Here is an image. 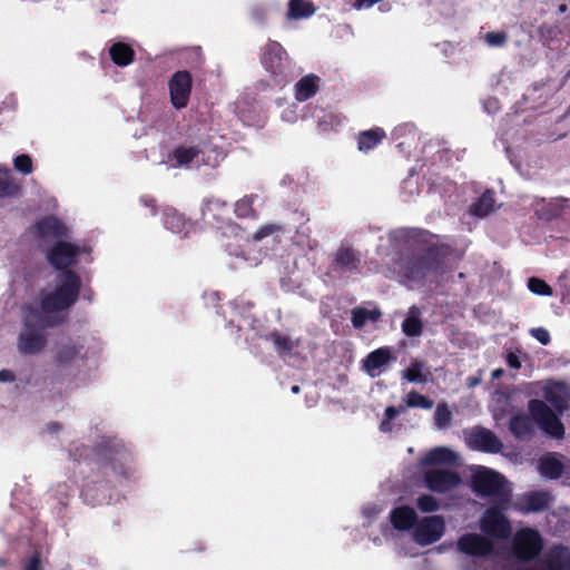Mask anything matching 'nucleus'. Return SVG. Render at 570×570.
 I'll list each match as a JSON object with an SVG mask.
<instances>
[{"mask_svg": "<svg viewBox=\"0 0 570 570\" xmlns=\"http://www.w3.org/2000/svg\"><path fill=\"white\" fill-rule=\"evenodd\" d=\"M63 321L65 320L59 316L45 314L41 308L38 309L36 307L28 306L24 309L23 325L24 328L29 331L42 332L48 327L60 325Z\"/></svg>", "mask_w": 570, "mask_h": 570, "instance_id": "obj_20", "label": "nucleus"}, {"mask_svg": "<svg viewBox=\"0 0 570 570\" xmlns=\"http://www.w3.org/2000/svg\"><path fill=\"white\" fill-rule=\"evenodd\" d=\"M392 361H395V356L392 354L391 348L380 347L368 353V355L363 360V368L371 376H375L373 373L374 371L380 370Z\"/></svg>", "mask_w": 570, "mask_h": 570, "instance_id": "obj_27", "label": "nucleus"}, {"mask_svg": "<svg viewBox=\"0 0 570 570\" xmlns=\"http://www.w3.org/2000/svg\"><path fill=\"white\" fill-rule=\"evenodd\" d=\"M380 431L382 432H391L392 431V426H391V420H387V419H383L381 424H380Z\"/></svg>", "mask_w": 570, "mask_h": 570, "instance_id": "obj_60", "label": "nucleus"}, {"mask_svg": "<svg viewBox=\"0 0 570 570\" xmlns=\"http://www.w3.org/2000/svg\"><path fill=\"white\" fill-rule=\"evenodd\" d=\"M269 338L274 344V348L281 357L292 354L293 350L298 346V342H294L289 336L283 335L278 332L269 334Z\"/></svg>", "mask_w": 570, "mask_h": 570, "instance_id": "obj_38", "label": "nucleus"}, {"mask_svg": "<svg viewBox=\"0 0 570 570\" xmlns=\"http://www.w3.org/2000/svg\"><path fill=\"white\" fill-rule=\"evenodd\" d=\"M482 107L485 112L493 115L499 110V100L495 97H490L482 101Z\"/></svg>", "mask_w": 570, "mask_h": 570, "instance_id": "obj_50", "label": "nucleus"}, {"mask_svg": "<svg viewBox=\"0 0 570 570\" xmlns=\"http://www.w3.org/2000/svg\"><path fill=\"white\" fill-rule=\"evenodd\" d=\"M567 4H560L559 8H558V12L559 13H564L567 11Z\"/></svg>", "mask_w": 570, "mask_h": 570, "instance_id": "obj_64", "label": "nucleus"}, {"mask_svg": "<svg viewBox=\"0 0 570 570\" xmlns=\"http://www.w3.org/2000/svg\"><path fill=\"white\" fill-rule=\"evenodd\" d=\"M59 429H60V424H59V423H57V422H52V423H49V424H48V430H49L50 432H56V431H58Z\"/></svg>", "mask_w": 570, "mask_h": 570, "instance_id": "obj_62", "label": "nucleus"}, {"mask_svg": "<svg viewBox=\"0 0 570 570\" xmlns=\"http://www.w3.org/2000/svg\"><path fill=\"white\" fill-rule=\"evenodd\" d=\"M80 254V247L76 244L65 240L56 242L47 253V261L49 264L58 269L70 271L69 267L77 263V257Z\"/></svg>", "mask_w": 570, "mask_h": 570, "instance_id": "obj_10", "label": "nucleus"}, {"mask_svg": "<svg viewBox=\"0 0 570 570\" xmlns=\"http://www.w3.org/2000/svg\"><path fill=\"white\" fill-rule=\"evenodd\" d=\"M402 331L409 337L420 336L423 332L422 321L414 311H410L409 315L402 322Z\"/></svg>", "mask_w": 570, "mask_h": 570, "instance_id": "obj_40", "label": "nucleus"}, {"mask_svg": "<svg viewBox=\"0 0 570 570\" xmlns=\"http://www.w3.org/2000/svg\"><path fill=\"white\" fill-rule=\"evenodd\" d=\"M529 414H517L510 421L511 433L523 441L531 440L537 428L548 438L561 441L566 436V428L557 414L546 402L532 399L528 402Z\"/></svg>", "mask_w": 570, "mask_h": 570, "instance_id": "obj_1", "label": "nucleus"}, {"mask_svg": "<svg viewBox=\"0 0 570 570\" xmlns=\"http://www.w3.org/2000/svg\"><path fill=\"white\" fill-rule=\"evenodd\" d=\"M390 521L396 530L406 531L416 524L417 514L409 505L396 507L390 512Z\"/></svg>", "mask_w": 570, "mask_h": 570, "instance_id": "obj_25", "label": "nucleus"}, {"mask_svg": "<svg viewBox=\"0 0 570 570\" xmlns=\"http://www.w3.org/2000/svg\"><path fill=\"white\" fill-rule=\"evenodd\" d=\"M381 1L382 0H355L354 8L355 9L371 8Z\"/></svg>", "mask_w": 570, "mask_h": 570, "instance_id": "obj_55", "label": "nucleus"}, {"mask_svg": "<svg viewBox=\"0 0 570 570\" xmlns=\"http://www.w3.org/2000/svg\"><path fill=\"white\" fill-rule=\"evenodd\" d=\"M424 482L432 492L445 493L461 483L459 473L451 470L432 469L424 472Z\"/></svg>", "mask_w": 570, "mask_h": 570, "instance_id": "obj_17", "label": "nucleus"}, {"mask_svg": "<svg viewBox=\"0 0 570 570\" xmlns=\"http://www.w3.org/2000/svg\"><path fill=\"white\" fill-rule=\"evenodd\" d=\"M80 288V276L75 271H65L57 287L52 292L41 294L42 312L52 315L69 309L78 301Z\"/></svg>", "mask_w": 570, "mask_h": 570, "instance_id": "obj_3", "label": "nucleus"}, {"mask_svg": "<svg viewBox=\"0 0 570 570\" xmlns=\"http://www.w3.org/2000/svg\"><path fill=\"white\" fill-rule=\"evenodd\" d=\"M86 358L87 352L83 344L71 337H67L56 344L52 363L58 368L67 370Z\"/></svg>", "mask_w": 570, "mask_h": 570, "instance_id": "obj_8", "label": "nucleus"}, {"mask_svg": "<svg viewBox=\"0 0 570 570\" xmlns=\"http://www.w3.org/2000/svg\"><path fill=\"white\" fill-rule=\"evenodd\" d=\"M22 187L11 178H0V198L18 197Z\"/></svg>", "mask_w": 570, "mask_h": 570, "instance_id": "obj_41", "label": "nucleus"}, {"mask_svg": "<svg viewBox=\"0 0 570 570\" xmlns=\"http://www.w3.org/2000/svg\"><path fill=\"white\" fill-rule=\"evenodd\" d=\"M416 505L422 512H434L440 508L439 501L431 494L420 495Z\"/></svg>", "mask_w": 570, "mask_h": 570, "instance_id": "obj_46", "label": "nucleus"}, {"mask_svg": "<svg viewBox=\"0 0 570 570\" xmlns=\"http://www.w3.org/2000/svg\"><path fill=\"white\" fill-rule=\"evenodd\" d=\"M530 334L542 345H548L551 341L549 332L543 327L531 328Z\"/></svg>", "mask_w": 570, "mask_h": 570, "instance_id": "obj_49", "label": "nucleus"}, {"mask_svg": "<svg viewBox=\"0 0 570 570\" xmlns=\"http://www.w3.org/2000/svg\"><path fill=\"white\" fill-rule=\"evenodd\" d=\"M14 169L23 175H29L33 170L32 158L28 154H21L13 159Z\"/></svg>", "mask_w": 570, "mask_h": 570, "instance_id": "obj_47", "label": "nucleus"}, {"mask_svg": "<svg viewBox=\"0 0 570 570\" xmlns=\"http://www.w3.org/2000/svg\"><path fill=\"white\" fill-rule=\"evenodd\" d=\"M455 460V453L446 448H435L426 453L421 462L424 465L450 464Z\"/></svg>", "mask_w": 570, "mask_h": 570, "instance_id": "obj_34", "label": "nucleus"}, {"mask_svg": "<svg viewBox=\"0 0 570 570\" xmlns=\"http://www.w3.org/2000/svg\"><path fill=\"white\" fill-rule=\"evenodd\" d=\"M95 452L104 462V465L110 466L115 475L122 479L130 478L132 473L130 468L132 454L121 441L104 438L101 442L96 445Z\"/></svg>", "mask_w": 570, "mask_h": 570, "instance_id": "obj_5", "label": "nucleus"}, {"mask_svg": "<svg viewBox=\"0 0 570 570\" xmlns=\"http://www.w3.org/2000/svg\"><path fill=\"white\" fill-rule=\"evenodd\" d=\"M255 195H246L235 203L234 213L238 218H256L257 212L254 208Z\"/></svg>", "mask_w": 570, "mask_h": 570, "instance_id": "obj_39", "label": "nucleus"}, {"mask_svg": "<svg viewBox=\"0 0 570 570\" xmlns=\"http://www.w3.org/2000/svg\"><path fill=\"white\" fill-rule=\"evenodd\" d=\"M507 363L508 365L513 370H519L521 367V360L520 355L515 352H509L507 354Z\"/></svg>", "mask_w": 570, "mask_h": 570, "instance_id": "obj_54", "label": "nucleus"}, {"mask_svg": "<svg viewBox=\"0 0 570 570\" xmlns=\"http://www.w3.org/2000/svg\"><path fill=\"white\" fill-rule=\"evenodd\" d=\"M202 219L205 224L218 229L229 226L232 218L228 203L214 196L206 198L202 207Z\"/></svg>", "mask_w": 570, "mask_h": 570, "instance_id": "obj_9", "label": "nucleus"}, {"mask_svg": "<svg viewBox=\"0 0 570 570\" xmlns=\"http://www.w3.org/2000/svg\"><path fill=\"white\" fill-rule=\"evenodd\" d=\"M261 62L277 85L285 83L289 73V57L283 46L268 40L262 51Z\"/></svg>", "mask_w": 570, "mask_h": 570, "instance_id": "obj_6", "label": "nucleus"}, {"mask_svg": "<svg viewBox=\"0 0 570 570\" xmlns=\"http://www.w3.org/2000/svg\"><path fill=\"white\" fill-rule=\"evenodd\" d=\"M361 255L352 246H341L332 255L331 271L338 275L352 274L360 271Z\"/></svg>", "mask_w": 570, "mask_h": 570, "instance_id": "obj_16", "label": "nucleus"}, {"mask_svg": "<svg viewBox=\"0 0 570 570\" xmlns=\"http://www.w3.org/2000/svg\"><path fill=\"white\" fill-rule=\"evenodd\" d=\"M553 497L547 491H530L514 500L511 498V484L501 474V512L513 508L521 513H538L550 508Z\"/></svg>", "mask_w": 570, "mask_h": 570, "instance_id": "obj_4", "label": "nucleus"}, {"mask_svg": "<svg viewBox=\"0 0 570 570\" xmlns=\"http://www.w3.org/2000/svg\"><path fill=\"white\" fill-rule=\"evenodd\" d=\"M512 554L518 561L535 559L543 549V539L539 531L530 528L515 532L512 539Z\"/></svg>", "mask_w": 570, "mask_h": 570, "instance_id": "obj_7", "label": "nucleus"}, {"mask_svg": "<svg viewBox=\"0 0 570 570\" xmlns=\"http://www.w3.org/2000/svg\"><path fill=\"white\" fill-rule=\"evenodd\" d=\"M385 138L386 134L384 129L380 127L360 131L357 135V149L367 154L375 149Z\"/></svg>", "mask_w": 570, "mask_h": 570, "instance_id": "obj_29", "label": "nucleus"}, {"mask_svg": "<svg viewBox=\"0 0 570 570\" xmlns=\"http://www.w3.org/2000/svg\"><path fill=\"white\" fill-rule=\"evenodd\" d=\"M471 488L480 497L499 494V472L476 466L471 475Z\"/></svg>", "mask_w": 570, "mask_h": 570, "instance_id": "obj_14", "label": "nucleus"}, {"mask_svg": "<svg viewBox=\"0 0 570 570\" xmlns=\"http://www.w3.org/2000/svg\"><path fill=\"white\" fill-rule=\"evenodd\" d=\"M315 10L314 3L308 0H289L288 2V18L291 19H306L313 16Z\"/></svg>", "mask_w": 570, "mask_h": 570, "instance_id": "obj_36", "label": "nucleus"}, {"mask_svg": "<svg viewBox=\"0 0 570 570\" xmlns=\"http://www.w3.org/2000/svg\"><path fill=\"white\" fill-rule=\"evenodd\" d=\"M292 393L298 394L301 392V387L298 385H293L291 389Z\"/></svg>", "mask_w": 570, "mask_h": 570, "instance_id": "obj_63", "label": "nucleus"}, {"mask_svg": "<svg viewBox=\"0 0 570 570\" xmlns=\"http://www.w3.org/2000/svg\"><path fill=\"white\" fill-rule=\"evenodd\" d=\"M109 56L116 66L127 67L135 61L136 52L130 45L118 41L110 46Z\"/></svg>", "mask_w": 570, "mask_h": 570, "instance_id": "obj_31", "label": "nucleus"}, {"mask_svg": "<svg viewBox=\"0 0 570 570\" xmlns=\"http://www.w3.org/2000/svg\"><path fill=\"white\" fill-rule=\"evenodd\" d=\"M200 154L199 146L178 145L168 154V160L174 168H179L191 164Z\"/></svg>", "mask_w": 570, "mask_h": 570, "instance_id": "obj_26", "label": "nucleus"}, {"mask_svg": "<svg viewBox=\"0 0 570 570\" xmlns=\"http://www.w3.org/2000/svg\"><path fill=\"white\" fill-rule=\"evenodd\" d=\"M445 530V523L441 515H431L416 522L414 540L417 544L425 547L441 539Z\"/></svg>", "mask_w": 570, "mask_h": 570, "instance_id": "obj_12", "label": "nucleus"}, {"mask_svg": "<svg viewBox=\"0 0 570 570\" xmlns=\"http://www.w3.org/2000/svg\"><path fill=\"white\" fill-rule=\"evenodd\" d=\"M432 376L431 370L423 361L413 360L409 367L402 371V377L410 383H426Z\"/></svg>", "mask_w": 570, "mask_h": 570, "instance_id": "obj_33", "label": "nucleus"}, {"mask_svg": "<svg viewBox=\"0 0 570 570\" xmlns=\"http://www.w3.org/2000/svg\"><path fill=\"white\" fill-rule=\"evenodd\" d=\"M568 203L569 199L563 197L551 198L549 200L542 199L537 203L535 215L539 219L547 222L559 218L563 215Z\"/></svg>", "mask_w": 570, "mask_h": 570, "instance_id": "obj_23", "label": "nucleus"}, {"mask_svg": "<svg viewBox=\"0 0 570 570\" xmlns=\"http://www.w3.org/2000/svg\"><path fill=\"white\" fill-rule=\"evenodd\" d=\"M501 540L507 538L510 532V523L509 521L501 514Z\"/></svg>", "mask_w": 570, "mask_h": 570, "instance_id": "obj_57", "label": "nucleus"}, {"mask_svg": "<svg viewBox=\"0 0 570 570\" xmlns=\"http://www.w3.org/2000/svg\"><path fill=\"white\" fill-rule=\"evenodd\" d=\"M463 433L465 443L471 450L499 453V438L490 430L475 426L471 430H464Z\"/></svg>", "mask_w": 570, "mask_h": 570, "instance_id": "obj_15", "label": "nucleus"}, {"mask_svg": "<svg viewBox=\"0 0 570 570\" xmlns=\"http://www.w3.org/2000/svg\"><path fill=\"white\" fill-rule=\"evenodd\" d=\"M382 313L379 308L367 309L364 307H355L352 309V325L355 328H362L368 321L377 322Z\"/></svg>", "mask_w": 570, "mask_h": 570, "instance_id": "obj_37", "label": "nucleus"}, {"mask_svg": "<svg viewBox=\"0 0 570 570\" xmlns=\"http://www.w3.org/2000/svg\"><path fill=\"white\" fill-rule=\"evenodd\" d=\"M23 570H41V559L38 552L30 557Z\"/></svg>", "mask_w": 570, "mask_h": 570, "instance_id": "obj_51", "label": "nucleus"}, {"mask_svg": "<svg viewBox=\"0 0 570 570\" xmlns=\"http://www.w3.org/2000/svg\"><path fill=\"white\" fill-rule=\"evenodd\" d=\"M458 551L474 558H485L494 552V542L478 533H464L456 542Z\"/></svg>", "mask_w": 570, "mask_h": 570, "instance_id": "obj_13", "label": "nucleus"}, {"mask_svg": "<svg viewBox=\"0 0 570 570\" xmlns=\"http://www.w3.org/2000/svg\"><path fill=\"white\" fill-rule=\"evenodd\" d=\"M558 35L559 29L556 26L543 23L539 27V36L544 43L552 41Z\"/></svg>", "mask_w": 570, "mask_h": 570, "instance_id": "obj_48", "label": "nucleus"}, {"mask_svg": "<svg viewBox=\"0 0 570 570\" xmlns=\"http://www.w3.org/2000/svg\"><path fill=\"white\" fill-rule=\"evenodd\" d=\"M451 245L430 244L417 254L402 259L400 272L410 282L422 283L429 275L444 273L445 261L453 254Z\"/></svg>", "mask_w": 570, "mask_h": 570, "instance_id": "obj_2", "label": "nucleus"}, {"mask_svg": "<svg viewBox=\"0 0 570 570\" xmlns=\"http://www.w3.org/2000/svg\"><path fill=\"white\" fill-rule=\"evenodd\" d=\"M91 492V485L89 483H86L83 487H82V491H81V494L82 497L87 500L89 498H91V500L94 501L95 500V497L90 494Z\"/></svg>", "mask_w": 570, "mask_h": 570, "instance_id": "obj_59", "label": "nucleus"}, {"mask_svg": "<svg viewBox=\"0 0 570 570\" xmlns=\"http://www.w3.org/2000/svg\"><path fill=\"white\" fill-rule=\"evenodd\" d=\"M481 531L491 540H499V502L493 500L480 521Z\"/></svg>", "mask_w": 570, "mask_h": 570, "instance_id": "obj_28", "label": "nucleus"}, {"mask_svg": "<svg viewBox=\"0 0 570 570\" xmlns=\"http://www.w3.org/2000/svg\"><path fill=\"white\" fill-rule=\"evenodd\" d=\"M320 87V77L309 73L304 76L295 85V99L297 101H306L314 97L318 91Z\"/></svg>", "mask_w": 570, "mask_h": 570, "instance_id": "obj_32", "label": "nucleus"}, {"mask_svg": "<svg viewBox=\"0 0 570 570\" xmlns=\"http://www.w3.org/2000/svg\"><path fill=\"white\" fill-rule=\"evenodd\" d=\"M432 236V234L422 229H414L410 233V238L420 243H426L428 238Z\"/></svg>", "mask_w": 570, "mask_h": 570, "instance_id": "obj_52", "label": "nucleus"}, {"mask_svg": "<svg viewBox=\"0 0 570 570\" xmlns=\"http://www.w3.org/2000/svg\"><path fill=\"white\" fill-rule=\"evenodd\" d=\"M538 470L543 478L557 480L563 473L564 465L557 453H549L539 460Z\"/></svg>", "mask_w": 570, "mask_h": 570, "instance_id": "obj_30", "label": "nucleus"}, {"mask_svg": "<svg viewBox=\"0 0 570 570\" xmlns=\"http://www.w3.org/2000/svg\"><path fill=\"white\" fill-rule=\"evenodd\" d=\"M494 206V191L485 190L471 206L469 213L476 217H485Z\"/></svg>", "mask_w": 570, "mask_h": 570, "instance_id": "obj_35", "label": "nucleus"}, {"mask_svg": "<svg viewBox=\"0 0 570 570\" xmlns=\"http://www.w3.org/2000/svg\"><path fill=\"white\" fill-rule=\"evenodd\" d=\"M542 395V401L549 405L558 417L569 409V399L563 384L551 383L544 386Z\"/></svg>", "mask_w": 570, "mask_h": 570, "instance_id": "obj_21", "label": "nucleus"}, {"mask_svg": "<svg viewBox=\"0 0 570 570\" xmlns=\"http://www.w3.org/2000/svg\"><path fill=\"white\" fill-rule=\"evenodd\" d=\"M46 344L47 338L42 332L24 330L18 337V350L24 355L40 353Z\"/></svg>", "mask_w": 570, "mask_h": 570, "instance_id": "obj_22", "label": "nucleus"}, {"mask_svg": "<svg viewBox=\"0 0 570 570\" xmlns=\"http://www.w3.org/2000/svg\"><path fill=\"white\" fill-rule=\"evenodd\" d=\"M193 88V77L188 70H178L169 79L170 102L175 109L187 107Z\"/></svg>", "mask_w": 570, "mask_h": 570, "instance_id": "obj_11", "label": "nucleus"}, {"mask_svg": "<svg viewBox=\"0 0 570 570\" xmlns=\"http://www.w3.org/2000/svg\"><path fill=\"white\" fill-rule=\"evenodd\" d=\"M480 382H481V379L478 377V376H470L466 380V384H468L469 387H474L478 384H480Z\"/></svg>", "mask_w": 570, "mask_h": 570, "instance_id": "obj_61", "label": "nucleus"}, {"mask_svg": "<svg viewBox=\"0 0 570 570\" xmlns=\"http://www.w3.org/2000/svg\"><path fill=\"white\" fill-rule=\"evenodd\" d=\"M452 421V413L445 403L438 404L434 413V422L439 429H445L450 426Z\"/></svg>", "mask_w": 570, "mask_h": 570, "instance_id": "obj_43", "label": "nucleus"}, {"mask_svg": "<svg viewBox=\"0 0 570 570\" xmlns=\"http://www.w3.org/2000/svg\"><path fill=\"white\" fill-rule=\"evenodd\" d=\"M69 235V228L52 215L45 216L35 224V236L41 240H61Z\"/></svg>", "mask_w": 570, "mask_h": 570, "instance_id": "obj_18", "label": "nucleus"}, {"mask_svg": "<svg viewBox=\"0 0 570 570\" xmlns=\"http://www.w3.org/2000/svg\"><path fill=\"white\" fill-rule=\"evenodd\" d=\"M284 227L279 224H265L261 226L253 235L255 242H259L274 234L283 233Z\"/></svg>", "mask_w": 570, "mask_h": 570, "instance_id": "obj_45", "label": "nucleus"}, {"mask_svg": "<svg viewBox=\"0 0 570 570\" xmlns=\"http://www.w3.org/2000/svg\"><path fill=\"white\" fill-rule=\"evenodd\" d=\"M163 222L166 229L175 234H183L184 236H187L194 228L193 222L175 208H166L164 210Z\"/></svg>", "mask_w": 570, "mask_h": 570, "instance_id": "obj_24", "label": "nucleus"}, {"mask_svg": "<svg viewBox=\"0 0 570 570\" xmlns=\"http://www.w3.org/2000/svg\"><path fill=\"white\" fill-rule=\"evenodd\" d=\"M528 288L537 295L550 296L552 294L551 286L546 281L538 277H530L528 279Z\"/></svg>", "mask_w": 570, "mask_h": 570, "instance_id": "obj_44", "label": "nucleus"}, {"mask_svg": "<svg viewBox=\"0 0 570 570\" xmlns=\"http://www.w3.org/2000/svg\"><path fill=\"white\" fill-rule=\"evenodd\" d=\"M405 411V406L404 405H400V406H387L384 411V417L387 419V420H391L393 421L400 413L404 412Z\"/></svg>", "mask_w": 570, "mask_h": 570, "instance_id": "obj_53", "label": "nucleus"}, {"mask_svg": "<svg viewBox=\"0 0 570 570\" xmlns=\"http://www.w3.org/2000/svg\"><path fill=\"white\" fill-rule=\"evenodd\" d=\"M485 41L492 47L499 46V32H497V31L488 32L485 35Z\"/></svg>", "mask_w": 570, "mask_h": 570, "instance_id": "obj_56", "label": "nucleus"}, {"mask_svg": "<svg viewBox=\"0 0 570 570\" xmlns=\"http://www.w3.org/2000/svg\"><path fill=\"white\" fill-rule=\"evenodd\" d=\"M407 407H421L430 410L433 406V401L425 395H422L415 391H411L405 399Z\"/></svg>", "mask_w": 570, "mask_h": 570, "instance_id": "obj_42", "label": "nucleus"}, {"mask_svg": "<svg viewBox=\"0 0 570 570\" xmlns=\"http://www.w3.org/2000/svg\"><path fill=\"white\" fill-rule=\"evenodd\" d=\"M16 376L10 370H1L0 371V382H13Z\"/></svg>", "mask_w": 570, "mask_h": 570, "instance_id": "obj_58", "label": "nucleus"}, {"mask_svg": "<svg viewBox=\"0 0 570 570\" xmlns=\"http://www.w3.org/2000/svg\"><path fill=\"white\" fill-rule=\"evenodd\" d=\"M524 570H570V549L553 546L534 567Z\"/></svg>", "mask_w": 570, "mask_h": 570, "instance_id": "obj_19", "label": "nucleus"}]
</instances>
